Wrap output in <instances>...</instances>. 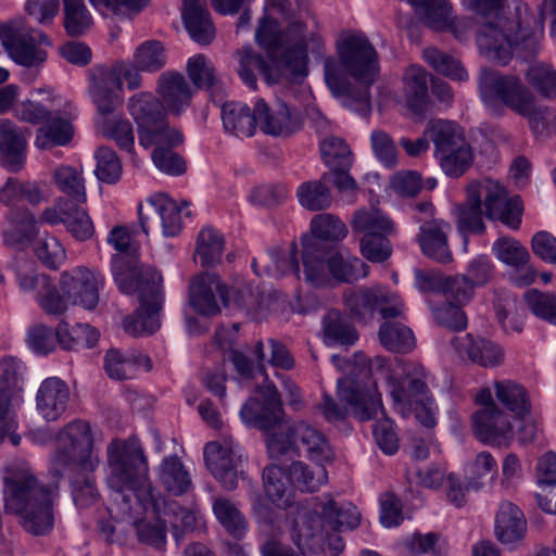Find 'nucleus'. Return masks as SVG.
I'll use <instances>...</instances> for the list:
<instances>
[{
	"label": "nucleus",
	"mask_w": 556,
	"mask_h": 556,
	"mask_svg": "<svg viewBox=\"0 0 556 556\" xmlns=\"http://www.w3.org/2000/svg\"><path fill=\"white\" fill-rule=\"evenodd\" d=\"M106 454L113 502L123 514H128L131 500L136 498L147 514L151 513V518L137 519L132 526L140 543L163 548L166 544V522L161 518L164 497L148 478V463L140 442L136 438L114 439Z\"/></svg>",
	"instance_id": "f257e3e1"
},
{
	"label": "nucleus",
	"mask_w": 556,
	"mask_h": 556,
	"mask_svg": "<svg viewBox=\"0 0 556 556\" xmlns=\"http://www.w3.org/2000/svg\"><path fill=\"white\" fill-rule=\"evenodd\" d=\"M337 52L345 73L363 86L357 90L351 88L331 59L325 63V80L336 97L343 98L344 106L366 115L370 111L369 86L376 80L379 71L377 52L362 33L348 34L339 39Z\"/></svg>",
	"instance_id": "f03ea898"
},
{
	"label": "nucleus",
	"mask_w": 556,
	"mask_h": 556,
	"mask_svg": "<svg viewBox=\"0 0 556 556\" xmlns=\"http://www.w3.org/2000/svg\"><path fill=\"white\" fill-rule=\"evenodd\" d=\"M255 38L267 50L271 63L282 68L291 83H301L307 76L308 52L321 55L325 50L319 31L299 20L292 21L281 31L276 20L264 16L260 20Z\"/></svg>",
	"instance_id": "7ed1b4c3"
},
{
	"label": "nucleus",
	"mask_w": 556,
	"mask_h": 556,
	"mask_svg": "<svg viewBox=\"0 0 556 556\" xmlns=\"http://www.w3.org/2000/svg\"><path fill=\"white\" fill-rule=\"evenodd\" d=\"M58 488L41 483L26 462L12 463L4 477V507L21 517L23 528L43 535L54 523L53 505Z\"/></svg>",
	"instance_id": "20e7f679"
},
{
	"label": "nucleus",
	"mask_w": 556,
	"mask_h": 556,
	"mask_svg": "<svg viewBox=\"0 0 556 556\" xmlns=\"http://www.w3.org/2000/svg\"><path fill=\"white\" fill-rule=\"evenodd\" d=\"M544 18L543 12L536 17L528 4L517 3L508 17L496 16L495 22L481 25L477 47L485 59L503 65L511 59L515 48L533 54L543 35Z\"/></svg>",
	"instance_id": "39448f33"
},
{
	"label": "nucleus",
	"mask_w": 556,
	"mask_h": 556,
	"mask_svg": "<svg viewBox=\"0 0 556 556\" xmlns=\"http://www.w3.org/2000/svg\"><path fill=\"white\" fill-rule=\"evenodd\" d=\"M352 356L353 359L341 353L332 355L333 365L344 372L337 381V394L351 407L356 419L368 421L379 412L383 413L382 397L364 353L354 352Z\"/></svg>",
	"instance_id": "423d86ee"
},
{
	"label": "nucleus",
	"mask_w": 556,
	"mask_h": 556,
	"mask_svg": "<svg viewBox=\"0 0 556 556\" xmlns=\"http://www.w3.org/2000/svg\"><path fill=\"white\" fill-rule=\"evenodd\" d=\"M479 89L483 103L491 110H496L498 103L529 118L533 132H542L552 122L547 108L536 109L532 97L521 80L514 76H503L500 73L482 68L479 76Z\"/></svg>",
	"instance_id": "0eeeda50"
},
{
	"label": "nucleus",
	"mask_w": 556,
	"mask_h": 556,
	"mask_svg": "<svg viewBox=\"0 0 556 556\" xmlns=\"http://www.w3.org/2000/svg\"><path fill=\"white\" fill-rule=\"evenodd\" d=\"M92 464H99V457L89 424L83 420L68 422L56 435L55 450L50 458L51 473L62 478L72 467L91 468Z\"/></svg>",
	"instance_id": "6e6552de"
},
{
	"label": "nucleus",
	"mask_w": 556,
	"mask_h": 556,
	"mask_svg": "<svg viewBox=\"0 0 556 556\" xmlns=\"http://www.w3.org/2000/svg\"><path fill=\"white\" fill-rule=\"evenodd\" d=\"M112 274L121 292L139 293L142 305H150L152 313L162 309L164 294L163 278L152 267H139L134 254H115L112 258Z\"/></svg>",
	"instance_id": "1a4fd4ad"
},
{
	"label": "nucleus",
	"mask_w": 556,
	"mask_h": 556,
	"mask_svg": "<svg viewBox=\"0 0 556 556\" xmlns=\"http://www.w3.org/2000/svg\"><path fill=\"white\" fill-rule=\"evenodd\" d=\"M0 42L10 58L17 64L38 66L47 60V52L37 46L49 43L47 36L30 28L23 20H14L0 25Z\"/></svg>",
	"instance_id": "9d476101"
},
{
	"label": "nucleus",
	"mask_w": 556,
	"mask_h": 556,
	"mask_svg": "<svg viewBox=\"0 0 556 556\" xmlns=\"http://www.w3.org/2000/svg\"><path fill=\"white\" fill-rule=\"evenodd\" d=\"M475 401L480 406L471 416L475 435L490 445L508 443L514 434L513 425L509 417L495 404L491 390H480Z\"/></svg>",
	"instance_id": "9b49d317"
},
{
	"label": "nucleus",
	"mask_w": 556,
	"mask_h": 556,
	"mask_svg": "<svg viewBox=\"0 0 556 556\" xmlns=\"http://www.w3.org/2000/svg\"><path fill=\"white\" fill-rule=\"evenodd\" d=\"M204 460L207 469L220 485L228 491L238 486V480L244 478L247 455L232 442L212 441L205 444Z\"/></svg>",
	"instance_id": "f8f14e48"
},
{
	"label": "nucleus",
	"mask_w": 556,
	"mask_h": 556,
	"mask_svg": "<svg viewBox=\"0 0 556 556\" xmlns=\"http://www.w3.org/2000/svg\"><path fill=\"white\" fill-rule=\"evenodd\" d=\"M344 302L350 313L363 321L372 319L376 312L387 319L396 318L404 311L400 296L382 287L348 291Z\"/></svg>",
	"instance_id": "ddd939ff"
},
{
	"label": "nucleus",
	"mask_w": 556,
	"mask_h": 556,
	"mask_svg": "<svg viewBox=\"0 0 556 556\" xmlns=\"http://www.w3.org/2000/svg\"><path fill=\"white\" fill-rule=\"evenodd\" d=\"M100 332L94 327L77 324L70 328L66 321H61L55 330L43 324H36L27 332V343L30 348H53L55 344L62 348H93L98 344Z\"/></svg>",
	"instance_id": "4468645a"
},
{
	"label": "nucleus",
	"mask_w": 556,
	"mask_h": 556,
	"mask_svg": "<svg viewBox=\"0 0 556 556\" xmlns=\"http://www.w3.org/2000/svg\"><path fill=\"white\" fill-rule=\"evenodd\" d=\"M59 286L72 305L93 309L104 287L103 275L94 268L75 267L60 275Z\"/></svg>",
	"instance_id": "2eb2a0df"
},
{
	"label": "nucleus",
	"mask_w": 556,
	"mask_h": 556,
	"mask_svg": "<svg viewBox=\"0 0 556 556\" xmlns=\"http://www.w3.org/2000/svg\"><path fill=\"white\" fill-rule=\"evenodd\" d=\"M473 185L480 199H484L485 215L490 219H498L511 229L519 228L522 213L519 197L508 198L506 189L491 179Z\"/></svg>",
	"instance_id": "dca6fc26"
},
{
	"label": "nucleus",
	"mask_w": 556,
	"mask_h": 556,
	"mask_svg": "<svg viewBox=\"0 0 556 556\" xmlns=\"http://www.w3.org/2000/svg\"><path fill=\"white\" fill-rule=\"evenodd\" d=\"M83 204L59 197L52 206L42 212L40 220L49 225L63 224L76 240H89L94 233V226Z\"/></svg>",
	"instance_id": "f3484780"
},
{
	"label": "nucleus",
	"mask_w": 556,
	"mask_h": 556,
	"mask_svg": "<svg viewBox=\"0 0 556 556\" xmlns=\"http://www.w3.org/2000/svg\"><path fill=\"white\" fill-rule=\"evenodd\" d=\"M229 293L220 278L203 273L192 278L189 285V304L199 314L213 316L220 312V304L227 305Z\"/></svg>",
	"instance_id": "a211bd4d"
},
{
	"label": "nucleus",
	"mask_w": 556,
	"mask_h": 556,
	"mask_svg": "<svg viewBox=\"0 0 556 556\" xmlns=\"http://www.w3.org/2000/svg\"><path fill=\"white\" fill-rule=\"evenodd\" d=\"M260 393L262 401L250 399L241 407L240 415L245 424L267 431L280 421L282 403L276 386L267 379Z\"/></svg>",
	"instance_id": "6ab92c4d"
},
{
	"label": "nucleus",
	"mask_w": 556,
	"mask_h": 556,
	"mask_svg": "<svg viewBox=\"0 0 556 556\" xmlns=\"http://www.w3.org/2000/svg\"><path fill=\"white\" fill-rule=\"evenodd\" d=\"M21 289L35 291L38 305L49 315H62L68 308L70 300L59 292L51 278L46 274H37L29 267L28 270L16 273Z\"/></svg>",
	"instance_id": "aec40b11"
},
{
	"label": "nucleus",
	"mask_w": 556,
	"mask_h": 556,
	"mask_svg": "<svg viewBox=\"0 0 556 556\" xmlns=\"http://www.w3.org/2000/svg\"><path fill=\"white\" fill-rule=\"evenodd\" d=\"M255 114L257 127L266 135L289 136L302 126L299 111L285 102L270 109L264 99H258L255 102Z\"/></svg>",
	"instance_id": "412c9836"
},
{
	"label": "nucleus",
	"mask_w": 556,
	"mask_h": 556,
	"mask_svg": "<svg viewBox=\"0 0 556 556\" xmlns=\"http://www.w3.org/2000/svg\"><path fill=\"white\" fill-rule=\"evenodd\" d=\"M147 212L142 205L138 206L139 223L142 231L149 235L150 213L157 215L165 237L177 236L182 229V207L165 193L153 194L147 199Z\"/></svg>",
	"instance_id": "4be33fe9"
},
{
	"label": "nucleus",
	"mask_w": 556,
	"mask_h": 556,
	"mask_svg": "<svg viewBox=\"0 0 556 556\" xmlns=\"http://www.w3.org/2000/svg\"><path fill=\"white\" fill-rule=\"evenodd\" d=\"M25 131L9 118L0 119V164L11 173L20 172L26 161Z\"/></svg>",
	"instance_id": "5701e85b"
},
{
	"label": "nucleus",
	"mask_w": 556,
	"mask_h": 556,
	"mask_svg": "<svg viewBox=\"0 0 556 556\" xmlns=\"http://www.w3.org/2000/svg\"><path fill=\"white\" fill-rule=\"evenodd\" d=\"M68 401L70 389L56 377L43 380L36 395L37 410L47 421L59 419L66 410Z\"/></svg>",
	"instance_id": "b1692460"
},
{
	"label": "nucleus",
	"mask_w": 556,
	"mask_h": 556,
	"mask_svg": "<svg viewBox=\"0 0 556 556\" xmlns=\"http://www.w3.org/2000/svg\"><path fill=\"white\" fill-rule=\"evenodd\" d=\"M239 70L238 74L245 86L255 90L257 87L255 72L260 73L267 84L278 83L280 76L288 79L286 72L276 63L270 65L261 54L254 52L251 48H243L238 51Z\"/></svg>",
	"instance_id": "393cba45"
},
{
	"label": "nucleus",
	"mask_w": 556,
	"mask_h": 556,
	"mask_svg": "<svg viewBox=\"0 0 556 556\" xmlns=\"http://www.w3.org/2000/svg\"><path fill=\"white\" fill-rule=\"evenodd\" d=\"M156 92L168 112L179 115L190 104L192 90L180 73L164 72L160 75Z\"/></svg>",
	"instance_id": "a878e982"
},
{
	"label": "nucleus",
	"mask_w": 556,
	"mask_h": 556,
	"mask_svg": "<svg viewBox=\"0 0 556 556\" xmlns=\"http://www.w3.org/2000/svg\"><path fill=\"white\" fill-rule=\"evenodd\" d=\"M450 231L451 225L443 219H432L424 223L418 233V242L422 253L438 262H448L452 257L447 242Z\"/></svg>",
	"instance_id": "bb28decb"
},
{
	"label": "nucleus",
	"mask_w": 556,
	"mask_h": 556,
	"mask_svg": "<svg viewBox=\"0 0 556 556\" xmlns=\"http://www.w3.org/2000/svg\"><path fill=\"white\" fill-rule=\"evenodd\" d=\"M527 522L523 513L511 502L500 504L495 517V535L504 545H514L523 540Z\"/></svg>",
	"instance_id": "cd10ccee"
},
{
	"label": "nucleus",
	"mask_w": 556,
	"mask_h": 556,
	"mask_svg": "<svg viewBox=\"0 0 556 556\" xmlns=\"http://www.w3.org/2000/svg\"><path fill=\"white\" fill-rule=\"evenodd\" d=\"M104 368L111 378L124 380L132 378L139 369L149 371L152 361L139 350H127L126 354L121 353V350H108Z\"/></svg>",
	"instance_id": "c85d7f7f"
},
{
	"label": "nucleus",
	"mask_w": 556,
	"mask_h": 556,
	"mask_svg": "<svg viewBox=\"0 0 556 556\" xmlns=\"http://www.w3.org/2000/svg\"><path fill=\"white\" fill-rule=\"evenodd\" d=\"M127 110L136 122L139 134L166 118L163 103L147 91L131 96L127 101Z\"/></svg>",
	"instance_id": "c756f323"
},
{
	"label": "nucleus",
	"mask_w": 556,
	"mask_h": 556,
	"mask_svg": "<svg viewBox=\"0 0 556 556\" xmlns=\"http://www.w3.org/2000/svg\"><path fill=\"white\" fill-rule=\"evenodd\" d=\"M323 341L326 345H355L359 333L353 323L337 309L328 311L321 318Z\"/></svg>",
	"instance_id": "7c9ffc66"
},
{
	"label": "nucleus",
	"mask_w": 556,
	"mask_h": 556,
	"mask_svg": "<svg viewBox=\"0 0 556 556\" xmlns=\"http://www.w3.org/2000/svg\"><path fill=\"white\" fill-rule=\"evenodd\" d=\"M115 77L105 70L91 77L89 93L99 112V119L109 117L121 102L117 93L121 89L116 85Z\"/></svg>",
	"instance_id": "2f4dec72"
},
{
	"label": "nucleus",
	"mask_w": 556,
	"mask_h": 556,
	"mask_svg": "<svg viewBox=\"0 0 556 556\" xmlns=\"http://www.w3.org/2000/svg\"><path fill=\"white\" fill-rule=\"evenodd\" d=\"M188 75L198 88L211 92L215 103H222L226 94V85L217 77L212 62L203 54H197L188 60Z\"/></svg>",
	"instance_id": "473e14b6"
},
{
	"label": "nucleus",
	"mask_w": 556,
	"mask_h": 556,
	"mask_svg": "<svg viewBox=\"0 0 556 556\" xmlns=\"http://www.w3.org/2000/svg\"><path fill=\"white\" fill-rule=\"evenodd\" d=\"M293 433L300 442L309 459L317 464H329L334 458V452L326 437L313 426L304 422H293Z\"/></svg>",
	"instance_id": "72a5a7b5"
},
{
	"label": "nucleus",
	"mask_w": 556,
	"mask_h": 556,
	"mask_svg": "<svg viewBox=\"0 0 556 556\" xmlns=\"http://www.w3.org/2000/svg\"><path fill=\"white\" fill-rule=\"evenodd\" d=\"M262 478L266 496L276 507L286 509L293 504L294 493L282 467L275 464L266 466Z\"/></svg>",
	"instance_id": "f704fd0d"
},
{
	"label": "nucleus",
	"mask_w": 556,
	"mask_h": 556,
	"mask_svg": "<svg viewBox=\"0 0 556 556\" xmlns=\"http://www.w3.org/2000/svg\"><path fill=\"white\" fill-rule=\"evenodd\" d=\"M222 119L225 130L237 137H252L257 128L255 108L252 111L244 103H224Z\"/></svg>",
	"instance_id": "c9c22d12"
},
{
	"label": "nucleus",
	"mask_w": 556,
	"mask_h": 556,
	"mask_svg": "<svg viewBox=\"0 0 556 556\" xmlns=\"http://www.w3.org/2000/svg\"><path fill=\"white\" fill-rule=\"evenodd\" d=\"M99 464H92L91 468L81 466L72 467L64 476L68 478L73 501L78 507L92 505L98 497L94 470Z\"/></svg>",
	"instance_id": "e433bc0d"
},
{
	"label": "nucleus",
	"mask_w": 556,
	"mask_h": 556,
	"mask_svg": "<svg viewBox=\"0 0 556 556\" xmlns=\"http://www.w3.org/2000/svg\"><path fill=\"white\" fill-rule=\"evenodd\" d=\"M330 174L324 173L320 179L307 180L296 188V199L300 205L308 211H324L331 206L332 193L328 187Z\"/></svg>",
	"instance_id": "4c0bfd02"
},
{
	"label": "nucleus",
	"mask_w": 556,
	"mask_h": 556,
	"mask_svg": "<svg viewBox=\"0 0 556 556\" xmlns=\"http://www.w3.org/2000/svg\"><path fill=\"white\" fill-rule=\"evenodd\" d=\"M403 83L408 108L415 114H422L429 103L427 71L412 65L405 71Z\"/></svg>",
	"instance_id": "58836bf2"
},
{
	"label": "nucleus",
	"mask_w": 556,
	"mask_h": 556,
	"mask_svg": "<svg viewBox=\"0 0 556 556\" xmlns=\"http://www.w3.org/2000/svg\"><path fill=\"white\" fill-rule=\"evenodd\" d=\"M303 266L305 280L315 287H321L329 282L327 265L324 262L323 243L314 239L302 238Z\"/></svg>",
	"instance_id": "ea45409f"
},
{
	"label": "nucleus",
	"mask_w": 556,
	"mask_h": 556,
	"mask_svg": "<svg viewBox=\"0 0 556 556\" xmlns=\"http://www.w3.org/2000/svg\"><path fill=\"white\" fill-rule=\"evenodd\" d=\"M408 383L407 388L394 389L391 392V396L395 404H402L405 406H413V402L416 400H424L431 397L428 383L431 379V375L421 365H414L412 370L407 371Z\"/></svg>",
	"instance_id": "a19ab883"
},
{
	"label": "nucleus",
	"mask_w": 556,
	"mask_h": 556,
	"mask_svg": "<svg viewBox=\"0 0 556 556\" xmlns=\"http://www.w3.org/2000/svg\"><path fill=\"white\" fill-rule=\"evenodd\" d=\"M434 146V155L448 151L466 140L463 128L453 121L432 119L424 131Z\"/></svg>",
	"instance_id": "79ce46f5"
},
{
	"label": "nucleus",
	"mask_w": 556,
	"mask_h": 556,
	"mask_svg": "<svg viewBox=\"0 0 556 556\" xmlns=\"http://www.w3.org/2000/svg\"><path fill=\"white\" fill-rule=\"evenodd\" d=\"M159 478L163 486L173 495H182L192 488L188 470L177 456H167L160 466Z\"/></svg>",
	"instance_id": "37998d69"
},
{
	"label": "nucleus",
	"mask_w": 556,
	"mask_h": 556,
	"mask_svg": "<svg viewBox=\"0 0 556 556\" xmlns=\"http://www.w3.org/2000/svg\"><path fill=\"white\" fill-rule=\"evenodd\" d=\"M496 399L511 412L515 417L521 418L530 412L531 404L526 388L513 380L494 382Z\"/></svg>",
	"instance_id": "c03bdc74"
},
{
	"label": "nucleus",
	"mask_w": 556,
	"mask_h": 556,
	"mask_svg": "<svg viewBox=\"0 0 556 556\" xmlns=\"http://www.w3.org/2000/svg\"><path fill=\"white\" fill-rule=\"evenodd\" d=\"M73 137V127L68 119L58 113H50L43 125L38 129L35 144L39 149L53 146H65Z\"/></svg>",
	"instance_id": "a18cd8bd"
},
{
	"label": "nucleus",
	"mask_w": 556,
	"mask_h": 556,
	"mask_svg": "<svg viewBox=\"0 0 556 556\" xmlns=\"http://www.w3.org/2000/svg\"><path fill=\"white\" fill-rule=\"evenodd\" d=\"M36 230V218L28 210L10 212L2 226V238L7 245H16L29 239Z\"/></svg>",
	"instance_id": "49530a36"
},
{
	"label": "nucleus",
	"mask_w": 556,
	"mask_h": 556,
	"mask_svg": "<svg viewBox=\"0 0 556 556\" xmlns=\"http://www.w3.org/2000/svg\"><path fill=\"white\" fill-rule=\"evenodd\" d=\"M288 481L301 492H316L328 480L324 465L311 468L301 460L293 462L287 469Z\"/></svg>",
	"instance_id": "de8ad7c7"
},
{
	"label": "nucleus",
	"mask_w": 556,
	"mask_h": 556,
	"mask_svg": "<svg viewBox=\"0 0 556 556\" xmlns=\"http://www.w3.org/2000/svg\"><path fill=\"white\" fill-rule=\"evenodd\" d=\"M482 200L473 184L467 189L466 203L457 207V227L460 232L481 233L484 231Z\"/></svg>",
	"instance_id": "09e8293b"
},
{
	"label": "nucleus",
	"mask_w": 556,
	"mask_h": 556,
	"mask_svg": "<svg viewBox=\"0 0 556 556\" xmlns=\"http://www.w3.org/2000/svg\"><path fill=\"white\" fill-rule=\"evenodd\" d=\"M415 14L428 27L434 30H443L448 22V13L452 5L447 0H407Z\"/></svg>",
	"instance_id": "8fccbe9b"
},
{
	"label": "nucleus",
	"mask_w": 556,
	"mask_h": 556,
	"mask_svg": "<svg viewBox=\"0 0 556 556\" xmlns=\"http://www.w3.org/2000/svg\"><path fill=\"white\" fill-rule=\"evenodd\" d=\"M53 180L58 189L67 195L68 201L86 203V186L80 169L70 165H61L55 168Z\"/></svg>",
	"instance_id": "3c124183"
},
{
	"label": "nucleus",
	"mask_w": 556,
	"mask_h": 556,
	"mask_svg": "<svg viewBox=\"0 0 556 556\" xmlns=\"http://www.w3.org/2000/svg\"><path fill=\"white\" fill-rule=\"evenodd\" d=\"M435 157L439 160L442 170L450 177H460L473 163V151L471 146L465 140L460 144L442 152Z\"/></svg>",
	"instance_id": "603ef678"
},
{
	"label": "nucleus",
	"mask_w": 556,
	"mask_h": 556,
	"mask_svg": "<svg viewBox=\"0 0 556 556\" xmlns=\"http://www.w3.org/2000/svg\"><path fill=\"white\" fill-rule=\"evenodd\" d=\"M182 141V134L178 129L170 127L166 118L139 134V143L146 149L151 147H154V150L159 148H176Z\"/></svg>",
	"instance_id": "864d4df0"
},
{
	"label": "nucleus",
	"mask_w": 556,
	"mask_h": 556,
	"mask_svg": "<svg viewBox=\"0 0 556 556\" xmlns=\"http://www.w3.org/2000/svg\"><path fill=\"white\" fill-rule=\"evenodd\" d=\"M328 271L339 282H354L369 274V266L358 257L332 255L327 262Z\"/></svg>",
	"instance_id": "5fc2aeb1"
},
{
	"label": "nucleus",
	"mask_w": 556,
	"mask_h": 556,
	"mask_svg": "<svg viewBox=\"0 0 556 556\" xmlns=\"http://www.w3.org/2000/svg\"><path fill=\"white\" fill-rule=\"evenodd\" d=\"M422 55L425 62L439 74L458 81L468 79V73L462 62L446 52L429 47L424 50Z\"/></svg>",
	"instance_id": "6e6d98bb"
},
{
	"label": "nucleus",
	"mask_w": 556,
	"mask_h": 556,
	"mask_svg": "<svg viewBox=\"0 0 556 556\" xmlns=\"http://www.w3.org/2000/svg\"><path fill=\"white\" fill-rule=\"evenodd\" d=\"M422 55L425 62L439 74L458 81L468 79V73L462 62L446 52L429 47L424 50Z\"/></svg>",
	"instance_id": "4d7b16f0"
},
{
	"label": "nucleus",
	"mask_w": 556,
	"mask_h": 556,
	"mask_svg": "<svg viewBox=\"0 0 556 556\" xmlns=\"http://www.w3.org/2000/svg\"><path fill=\"white\" fill-rule=\"evenodd\" d=\"M321 513L336 531L352 530L359 525V513L352 503L340 504L330 500L323 505Z\"/></svg>",
	"instance_id": "13d9d810"
},
{
	"label": "nucleus",
	"mask_w": 556,
	"mask_h": 556,
	"mask_svg": "<svg viewBox=\"0 0 556 556\" xmlns=\"http://www.w3.org/2000/svg\"><path fill=\"white\" fill-rule=\"evenodd\" d=\"M213 510L227 530V532L236 539H241L248 530V522L241 511L227 498L218 497L213 503Z\"/></svg>",
	"instance_id": "bf43d9fd"
},
{
	"label": "nucleus",
	"mask_w": 556,
	"mask_h": 556,
	"mask_svg": "<svg viewBox=\"0 0 556 556\" xmlns=\"http://www.w3.org/2000/svg\"><path fill=\"white\" fill-rule=\"evenodd\" d=\"M98 127L102 135L115 141L117 147L132 155L135 147L134 127L125 118H102L98 119Z\"/></svg>",
	"instance_id": "052dcab7"
},
{
	"label": "nucleus",
	"mask_w": 556,
	"mask_h": 556,
	"mask_svg": "<svg viewBox=\"0 0 556 556\" xmlns=\"http://www.w3.org/2000/svg\"><path fill=\"white\" fill-rule=\"evenodd\" d=\"M225 241L214 228H203L198 236L197 255L203 267L213 266L222 260Z\"/></svg>",
	"instance_id": "680f3d73"
},
{
	"label": "nucleus",
	"mask_w": 556,
	"mask_h": 556,
	"mask_svg": "<svg viewBox=\"0 0 556 556\" xmlns=\"http://www.w3.org/2000/svg\"><path fill=\"white\" fill-rule=\"evenodd\" d=\"M353 227L364 235L372 233L374 236L392 233L394 230V225L389 217L374 207L356 211L353 217Z\"/></svg>",
	"instance_id": "e2e57ef3"
},
{
	"label": "nucleus",
	"mask_w": 556,
	"mask_h": 556,
	"mask_svg": "<svg viewBox=\"0 0 556 556\" xmlns=\"http://www.w3.org/2000/svg\"><path fill=\"white\" fill-rule=\"evenodd\" d=\"M64 28L67 35L78 37L84 35L92 24V16L84 0H63Z\"/></svg>",
	"instance_id": "0e129e2a"
},
{
	"label": "nucleus",
	"mask_w": 556,
	"mask_h": 556,
	"mask_svg": "<svg viewBox=\"0 0 556 556\" xmlns=\"http://www.w3.org/2000/svg\"><path fill=\"white\" fill-rule=\"evenodd\" d=\"M161 309L152 313L150 305H142L140 301L139 308L132 314L125 317L123 328L125 332L132 337L152 334L160 328Z\"/></svg>",
	"instance_id": "69168bd1"
},
{
	"label": "nucleus",
	"mask_w": 556,
	"mask_h": 556,
	"mask_svg": "<svg viewBox=\"0 0 556 556\" xmlns=\"http://www.w3.org/2000/svg\"><path fill=\"white\" fill-rule=\"evenodd\" d=\"M167 61L164 46L156 40L144 41L134 53V62L138 68L146 73L161 71Z\"/></svg>",
	"instance_id": "338daca9"
},
{
	"label": "nucleus",
	"mask_w": 556,
	"mask_h": 556,
	"mask_svg": "<svg viewBox=\"0 0 556 556\" xmlns=\"http://www.w3.org/2000/svg\"><path fill=\"white\" fill-rule=\"evenodd\" d=\"M523 299L529 311L538 318L556 325V293L528 290Z\"/></svg>",
	"instance_id": "774afa93"
}]
</instances>
